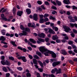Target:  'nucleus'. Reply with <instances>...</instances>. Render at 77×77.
<instances>
[{"label": "nucleus", "instance_id": "nucleus-1", "mask_svg": "<svg viewBox=\"0 0 77 77\" xmlns=\"http://www.w3.org/2000/svg\"><path fill=\"white\" fill-rule=\"evenodd\" d=\"M1 63L3 65H8V66H10V65H11V63H10V62L8 61V60H6L5 61L4 60H2L1 61Z\"/></svg>", "mask_w": 77, "mask_h": 77}, {"label": "nucleus", "instance_id": "nucleus-2", "mask_svg": "<svg viewBox=\"0 0 77 77\" xmlns=\"http://www.w3.org/2000/svg\"><path fill=\"white\" fill-rule=\"evenodd\" d=\"M47 53H49V54H51V56L53 58H56V54L54 52L48 50L47 51Z\"/></svg>", "mask_w": 77, "mask_h": 77}, {"label": "nucleus", "instance_id": "nucleus-3", "mask_svg": "<svg viewBox=\"0 0 77 77\" xmlns=\"http://www.w3.org/2000/svg\"><path fill=\"white\" fill-rule=\"evenodd\" d=\"M39 50L41 52H42V53H43L44 52H45V51H47V49H45L44 47H40Z\"/></svg>", "mask_w": 77, "mask_h": 77}, {"label": "nucleus", "instance_id": "nucleus-4", "mask_svg": "<svg viewBox=\"0 0 77 77\" xmlns=\"http://www.w3.org/2000/svg\"><path fill=\"white\" fill-rule=\"evenodd\" d=\"M37 39L38 40H37V44H40L41 43V42H45V40L42 38H37Z\"/></svg>", "mask_w": 77, "mask_h": 77}, {"label": "nucleus", "instance_id": "nucleus-5", "mask_svg": "<svg viewBox=\"0 0 77 77\" xmlns=\"http://www.w3.org/2000/svg\"><path fill=\"white\" fill-rule=\"evenodd\" d=\"M63 28L65 29L64 31L66 32H69V31H70L71 30L70 28L66 26H64L63 27Z\"/></svg>", "mask_w": 77, "mask_h": 77}, {"label": "nucleus", "instance_id": "nucleus-6", "mask_svg": "<svg viewBox=\"0 0 77 77\" xmlns=\"http://www.w3.org/2000/svg\"><path fill=\"white\" fill-rule=\"evenodd\" d=\"M22 32V33H20L19 34V36H26L27 35V32L26 31H25L23 30Z\"/></svg>", "mask_w": 77, "mask_h": 77}, {"label": "nucleus", "instance_id": "nucleus-7", "mask_svg": "<svg viewBox=\"0 0 77 77\" xmlns=\"http://www.w3.org/2000/svg\"><path fill=\"white\" fill-rule=\"evenodd\" d=\"M60 61L54 62L52 63V66L53 67H55L57 65H58L60 64Z\"/></svg>", "mask_w": 77, "mask_h": 77}, {"label": "nucleus", "instance_id": "nucleus-8", "mask_svg": "<svg viewBox=\"0 0 77 77\" xmlns=\"http://www.w3.org/2000/svg\"><path fill=\"white\" fill-rule=\"evenodd\" d=\"M33 19L34 21H37L38 20V15L37 14L35 13L34 14L33 16Z\"/></svg>", "mask_w": 77, "mask_h": 77}, {"label": "nucleus", "instance_id": "nucleus-9", "mask_svg": "<svg viewBox=\"0 0 77 77\" xmlns=\"http://www.w3.org/2000/svg\"><path fill=\"white\" fill-rule=\"evenodd\" d=\"M26 12L28 15H29L31 14V10L29 8L27 9L26 10Z\"/></svg>", "mask_w": 77, "mask_h": 77}, {"label": "nucleus", "instance_id": "nucleus-10", "mask_svg": "<svg viewBox=\"0 0 77 77\" xmlns=\"http://www.w3.org/2000/svg\"><path fill=\"white\" fill-rule=\"evenodd\" d=\"M23 13V12L22 11H19L17 13V15H18L19 17H21L22 14Z\"/></svg>", "mask_w": 77, "mask_h": 77}, {"label": "nucleus", "instance_id": "nucleus-11", "mask_svg": "<svg viewBox=\"0 0 77 77\" xmlns=\"http://www.w3.org/2000/svg\"><path fill=\"white\" fill-rule=\"evenodd\" d=\"M63 2L64 3V4L66 5H69L70 4V2L69 0H64L63 1Z\"/></svg>", "mask_w": 77, "mask_h": 77}, {"label": "nucleus", "instance_id": "nucleus-12", "mask_svg": "<svg viewBox=\"0 0 77 77\" xmlns=\"http://www.w3.org/2000/svg\"><path fill=\"white\" fill-rule=\"evenodd\" d=\"M58 38H58V37H57V35H53L52 37V39L53 40H56V39H57Z\"/></svg>", "mask_w": 77, "mask_h": 77}, {"label": "nucleus", "instance_id": "nucleus-13", "mask_svg": "<svg viewBox=\"0 0 77 77\" xmlns=\"http://www.w3.org/2000/svg\"><path fill=\"white\" fill-rule=\"evenodd\" d=\"M62 53L63 55H66L67 54V52L65 50L63 49L61 50Z\"/></svg>", "mask_w": 77, "mask_h": 77}, {"label": "nucleus", "instance_id": "nucleus-14", "mask_svg": "<svg viewBox=\"0 0 77 77\" xmlns=\"http://www.w3.org/2000/svg\"><path fill=\"white\" fill-rule=\"evenodd\" d=\"M56 3H57L58 6H60L62 5V3L61 2L57 0H56Z\"/></svg>", "mask_w": 77, "mask_h": 77}, {"label": "nucleus", "instance_id": "nucleus-15", "mask_svg": "<svg viewBox=\"0 0 77 77\" xmlns=\"http://www.w3.org/2000/svg\"><path fill=\"white\" fill-rule=\"evenodd\" d=\"M36 54L39 56L40 57H42V54H41V53L40 52L37 51L36 52Z\"/></svg>", "mask_w": 77, "mask_h": 77}, {"label": "nucleus", "instance_id": "nucleus-16", "mask_svg": "<svg viewBox=\"0 0 77 77\" xmlns=\"http://www.w3.org/2000/svg\"><path fill=\"white\" fill-rule=\"evenodd\" d=\"M57 69L56 68H55L54 69H53L51 71V73H53V74H54L55 73V72H56V71H57Z\"/></svg>", "mask_w": 77, "mask_h": 77}, {"label": "nucleus", "instance_id": "nucleus-17", "mask_svg": "<svg viewBox=\"0 0 77 77\" xmlns=\"http://www.w3.org/2000/svg\"><path fill=\"white\" fill-rule=\"evenodd\" d=\"M32 61L33 63L35 64V65H38L37 63V60L35 58H33L32 59Z\"/></svg>", "mask_w": 77, "mask_h": 77}, {"label": "nucleus", "instance_id": "nucleus-18", "mask_svg": "<svg viewBox=\"0 0 77 77\" xmlns=\"http://www.w3.org/2000/svg\"><path fill=\"white\" fill-rule=\"evenodd\" d=\"M28 45H30L31 47H32V48L34 47V48H36V45H33L32 44V43H30V42H28Z\"/></svg>", "mask_w": 77, "mask_h": 77}, {"label": "nucleus", "instance_id": "nucleus-19", "mask_svg": "<svg viewBox=\"0 0 77 77\" xmlns=\"http://www.w3.org/2000/svg\"><path fill=\"white\" fill-rule=\"evenodd\" d=\"M22 60L24 62H27V59H26V57L24 56H22Z\"/></svg>", "mask_w": 77, "mask_h": 77}, {"label": "nucleus", "instance_id": "nucleus-20", "mask_svg": "<svg viewBox=\"0 0 77 77\" xmlns=\"http://www.w3.org/2000/svg\"><path fill=\"white\" fill-rule=\"evenodd\" d=\"M6 40V38H5V37L3 36H1L0 38V40L2 41H4Z\"/></svg>", "mask_w": 77, "mask_h": 77}, {"label": "nucleus", "instance_id": "nucleus-21", "mask_svg": "<svg viewBox=\"0 0 77 77\" xmlns=\"http://www.w3.org/2000/svg\"><path fill=\"white\" fill-rule=\"evenodd\" d=\"M38 62L42 68H43V67H44V66H43V63H42V62L40 60H38Z\"/></svg>", "mask_w": 77, "mask_h": 77}, {"label": "nucleus", "instance_id": "nucleus-22", "mask_svg": "<svg viewBox=\"0 0 77 77\" xmlns=\"http://www.w3.org/2000/svg\"><path fill=\"white\" fill-rule=\"evenodd\" d=\"M44 19H40L39 21V23H41V24H42L44 23Z\"/></svg>", "mask_w": 77, "mask_h": 77}, {"label": "nucleus", "instance_id": "nucleus-23", "mask_svg": "<svg viewBox=\"0 0 77 77\" xmlns=\"http://www.w3.org/2000/svg\"><path fill=\"white\" fill-rule=\"evenodd\" d=\"M57 71H56V74H60L61 73V69H57Z\"/></svg>", "mask_w": 77, "mask_h": 77}, {"label": "nucleus", "instance_id": "nucleus-24", "mask_svg": "<svg viewBox=\"0 0 77 77\" xmlns=\"http://www.w3.org/2000/svg\"><path fill=\"white\" fill-rule=\"evenodd\" d=\"M29 41L30 42H32L33 44H36V42L35 41V40H34L32 38H30Z\"/></svg>", "mask_w": 77, "mask_h": 77}, {"label": "nucleus", "instance_id": "nucleus-25", "mask_svg": "<svg viewBox=\"0 0 77 77\" xmlns=\"http://www.w3.org/2000/svg\"><path fill=\"white\" fill-rule=\"evenodd\" d=\"M2 70L5 72H8V69H6V67H4L2 68Z\"/></svg>", "mask_w": 77, "mask_h": 77}, {"label": "nucleus", "instance_id": "nucleus-26", "mask_svg": "<svg viewBox=\"0 0 77 77\" xmlns=\"http://www.w3.org/2000/svg\"><path fill=\"white\" fill-rule=\"evenodd\" d=\"M11 44H12L13 45H14V47L17 46V45L15 44V42H13V41H11Z\"/></svg>", "mask_w": 77, "mask_h": 77}, {"label": "nucleus", "instance_id": "nucleus-27", "mask_svg": "<svg viewBox=\"0 0 77 77\" xmlns=\"http://www.w3.org/2000/svg\"><path fill=\"white\" fill-rule=\"evenodd\" d=\"M13 13L14 15H15V12H16V9L15 8H14L12 10Z\"/></svg>", "mask_w": 77, "mask_h": 77}, {"label": "nucleus", "instance_id": "nucleus-28", "mask_svg": "<svg viewBox=\"0 0 77 77\" xmlns=\"http://www.w3.org/2000/svg\"><path fill=\"white\" fill-rule=\"evenodd\" d=\"M20 28L21 30H24L25 29L24 27L23 26V25H21L20 26Z\"/></svg>", "mask_w": 77, "mask_h": 77}, {"label": "nucleus", "instance_id": "nucleus-29", "mask_svg": "<svg viewBox=\"0 0 77 77\" xmlns=\"http://www.w3.org/2000/svg\"><path fill=\"white\" fill-rule=\"evenodd\" d=\"M39 17H40V19H44L43 18L44 17V15L42 14H39Z\"/></svg>", "mask_w": 77, "mask_h": 77}, {"label": "nucleus", "instance_id": "nucleus-30", "mask_svg": "<svg viewBox=\"0 0 77 77\" xmlns=\"http://www.w3.org/2000/svg\"><path fill=\"white\" fill-rule=\"evenodd\" d=\"M33 57L34 58H35V59H38V60H39V57L37 55H34L33 56Z\"/></svg>", "mask_w": 77, "mask_h": 77}, {"label": "nucleus", "instance_id": "nucleus-31", "mask_svg": "<svg viewBox=\"0 0 77 77\" xmlns=\"http://www.w3.org/2000/svg\"><path fill=\"white\" fill-rule=\"evenodd\" d=\"M26 77H31V74L29 73H26Z\"/></svg>", "mask_w": 77, "mask_h": 77}, {"label": "nucleus", "instance_id": "nucleus-32", "mask_svg": "<svg viewBox=\"0 0 77 77\" xmlns=\"http://www.w3.org/2000/svg\"><path fill=\"white\" fill-rule=\"evenodd\" d=\"M10 60H14V58L12 57H8Z\"/></svg>", "mask_w": 77, "mask_h": 77}, {"label": "nucleus", "instance_id": "nucleus-33", "mask_svg": "<svg viewBox=\"0 0 77 77\" xmlns=\"http://www.w3.org/2000/svg\"><path fill=\"white\" fill-rule=\"evenodd\" d=\"M24 30H25V31L26 32H30V29H29L28 28H25V29Z\"/></svg>", "mask_w": 77, "mask_h": 77}, {"label": "nucleus", "instance_id": "nucleus-34", "mask_svg": "<svg viewBox=\"0 0 77 77\" xmlns=\"http://www.w3.org/2000/svg\"><path fill=\"white\" fill-rule=\"evenodd\" d=\"M1 33L3 35H5V30H2L1 31Z\"/></svg>", "mask_w": 77, "mask_h": 77}, {"label": "nucleus", "instance_id": "nucleus-35", "mask_svg": "<svg viewBox=\"0 0 77 77\" xmlns=\"http://www.w3.org/2000/svg\"><path fill=\"white\" fill-rule=\"evenodd\" d=\"M72 32L71 31V33H72L71 34H70L72 37L73 38H74V37H75V35H74V33Z\"/></svg>", "mask_w": 77, "mask_h": 77}, {"label": "nucleus", "instance_id": "nucleus-36", "mask_svg": "<svg viewBox=\"0 0 77 77\" xmlns=\"http://www.w3.org/2000/svg\"><path fill=\"white\" fill-rule=\"evenodd\" d=\"M17 69L19 71H22L23 70V68L22 67H17Z\"/></svg>", "mask_w": 77, "mask_h": 77}, {"label": "nucleus", "instance_id": "nucleus-37", "mask_svg": "<svg viewBox=\"0 0 77 77\" xmlns=\"http://www.w3.org/2000/svg\"><path fill=\"white\" fill-rule=\"evenodd\" d=\"M51 9H54V10H57V8L54 6H53L51 7Z\"/></svg>", "mask_w": 77, "mask_h": 77}, {"label": "nucleus", "instance_id": "nucleus-38", "mask_svg": "<svg viewBox=\"0 0 77 77\" xmlns=\"http://www.w3.org/2000/svg\"><path fill=\"white\" fill-rule=\"evenodd\" d=\"M68 43L69 44V45H73V42L72 41H69L68 42Z\"/></svg>", "mask_w": 77, "mask_h": 77}, {"label": "nucleus", "instance_id": "nucleus-39", "mask_svg": "<svg viewBox=\"0 0 77 77\" xmlns=\"http://www.w3.org/2000/svg\"><path fill=\"white\" fill-rule=\"evenodd\" d=\"M37 3H38V5H42V2L40 1H38L37 2Z\"/></svg>", "mask_w": 77, "mask_h": 77}, {"label": "nucleus", "instance_id": "nucleus-40", "mask_svg": "<svg viewBox=\"0 0 77 77\" xmlns=\"http://www.w3.org/2000/svg\"><path fill=\"white\" fill-rule=\"evenodd\" d=\"M51 3H53L54 5H57L56 3L54 1H52V0H51Z\"/></svg>", "mask_w": 77, "mask_h": 77}, {"label": "nucleus", "instance_id": "nucleus-41", "mask_svg": "<svg viewBox=\"0 0 77 77\" xmlns=\"http://www.w3.org/2000/svg\"><path fill=\"white\" fill-rule=\"evenodd\" d=\"M71 46L73 49H76L77 48V47L74 45H72Z\"/></svg>", "mask_w": 77, "mask_h": 77}, {"label": "nucleus", "instance_id": "nucleus-42", "mask_svg": "<svg viewBox=\"0 0 77 77\" xmlns=\"http://www.w3.org/2000/svg\"><path fill=\"white\" fill-rule=\"evenodd\" d=\"M48 32L50 33H51L53 32V30L51 29V28H50L49 29Z\"/></svg>", "mask_w": 77, "mask_h": 77}, {"label": "nucleus", "instance_id": "nucleus-43", "mask_svg": "<svg viewBox=\"0 0 77 77\" xmlns=\"http://www.w3.org/2000/svg\"><path fill=\"white\" fill-rule=\"evenodd\" d=\"M72 9L73 10H75V9H77V7L74 5L72 6Z\"/></svg>", "mask_w": 77, "mask_h": 77}, {"label": "nucleus", "instance_id": "nucleus-44", "mask_svg": "<svg viewBox=\"0 0 77 77\" xmlns=\"http://www.w3.org/2000/svg\"><path fill=\"white\" fill-rule=\"evenodd\" d=\"M28 57L30 59H33V57L32 56V55L29 54L28 55Z\"/></svg>", "mask_w": 77, "mask_h": 77}, {"label": "nucleus", "instance_id": "nucleus-45", "mask_svg": "<svg viewBox=\"0 0 77 77\" xmlns=\"http://www.w3.org/2000/svg\"><path fill=\"white\" fill-rule=\"evenodd\" d=\"M33 25L31 26V27H32L33 28H35L36 27V25H35V23H33Z\"/></svg>", "mask_w": 77, "mask_h": 77}, {"label": "nucleus", "instance_id": "nucleus-46", "mask_svg": "<svg viewBox=\"0 0 77 77\" xmlns=\"http://www.w3.org/2000/svg\"><path fill=\"white\" fill-rule=\"evenodd\" d=\"M59 13L61 14H63V10H60L59 11Z\"/></svg>", "mask_w": 77, "mask_h": 77}, {"label": "nucleus", "instance_id": "nucleus-47", "mask_svg": "<svg viewBox=\"0 0 77 77\" xmlns=\"http://www.w3.org/2000/svg\"><path fill=\"white\" fill-rule=\"evenodd\" d=\"M1 43H2V44H5V45H7V44H8V43L5 42L4 41H2L1 42Z\"/></svg>", "mask_w": 77, "mask_h": 77}, {"label": "nucleus", "instance_id": "nucleus-48", "mask_svg": "<svg viewBox=\"0 0 77 77\" xmlns=\"http://www.w3.org/2000/svg\"><path fill=\"white\" fill-rule=\"evenodd\" d=\"M48 21V19L47 17H46L44 19V21L45 22H47Z\"/></svg>", "mask_w": 77, "mask_h": 77}, {"label": "nucleus", "instance_id": "nucleus-49", "mask_svg": "<svg viewBox=\"0 0 77 77\" xmlns=\"http://www.w3.org/2000/svg\"><path fill=\"white\" fill-rule=\"evenodd\" d=\"M28 8H30L32 7V5H31V4L29 3H28Z\"/></svg>", "mask_w": 77, "mask_h": 77}, {"label": "nucleus", "instance_id": "nucleus-50", "mask_svg": "<svg viewBox=\"0 0 77 77\" xmlns=\"http://www.w3.org/2000/svg\"><path fill=\"white\" fill-rule=\"evenodd\" d=\"M56 42L57 43H60V40L59 39H57L56 40Z\"/></svg>", "mask_w": 77, "mask_h": 77}, {"label": "nucleus", "instance_id": "nucleus-51", "mask_svg": "<svg viewBox=\"0 0 77 77\" xmlns=\"http://www.w3.org/2000/svg\"><path fill=\"white\" fill-rule=\"evenodd\" d=\"M45 4L46 5H50L48 2L47 1H45Z\"/></svg>", "mask_w": 77, "mask_h": 77}, {"label": "nucleus", "instance_id": "nucleus-52", "mask_svg": "<svg viewBox=\"0 0 77 77\" xmlns=\"http://www.w3.org/2000/svg\"><path fill=\"white\" fill-rule=\"evenodd\" d=\"M55 13H57L56 12V11L54 10L53 11V12H51V14H53V15H55Z\"/></svg>", "mask_w": 77, "mask_h": 77}, {"label": "nucleus", "instance_id": "nucleus-53", "mask_svg": "<svg viewBox=\"0 0 77 77\" xmlns=\"http://www.w3.org/2000/svg\"><path fill=\"white\" fill-rule=\"evenodd\" d=\"M72 31H73V32H74L75 33H77V30H75V29H73Z\"/></svg>", "mask_w": 77, "mask_h": 77}, {"label": "nucleus", "instance_id": "nucleus-54", "mask_svg": "<svg viewBox=\"0 0 77 77\" xmlns=\"http://www.w3.org/2000/svg\"><path fill=\"white\" fill-rule=\"evenodd\" d=\"M38 70H39V71L41 72H42L43 71V69L39 68H38Z\"/></svg>", "mask_w": 77, "mask_h": 77}, {"label": "nucleus", "instance_id": "nucleus-55", "mask_svg": "<svg viewBox=\"0 0 77 77\" xmlns=\"http://www.w3.org/2000/svg\"><path fill=\"white\" fill-rule=\"evenodd\" d=\"M47 17H48V14H45L44 16V18Z\"/></svg>", "mask_w": 77, "mask_h": 77}, {"label": "nucleus", "instance_id": "nucleus-56", "mask_svg": "<svg viewBox=\"0 0 77 77\" xmlns=\"http://www.w3.org/2000/svg\"><path fill=\"white\" fill-rule=\"evenodd\" d=\"M64 39H66V40H68L69 39V38H68V37L67 36H65L64 37Z\"/></svg>", "mask_w": 77, "mask_h": 77}, {"label": "nucleus", "instance_id": "nucleus-57", "mask_svg": "<svg viewBox=\"0 0 77 77\" xmlns=\"http://www.w3.org/2000/svg\"><path fill=\"white\" fill-rule=\"evenodd\" d=\"M50 60L52 62H53L54 61H56V59H51Z\"/></svg>", "mask_w": 77, "mask_h": 77}, {"label": "nucleus", "instance_id": "nucleus-58", "mask_svg": "<svg viewBox=\"0 0 77 77\" xmlns=\"http://www.w3.org/2000/svg\"><path fill=\"white\" fill-rule=\"evenodd\" d=\"M27 48L28 50H29L30 51H32V48L30 47H27Z\"/></svg>", "mask_w": 77, "mask_h": 77}, {"label": "nucleus", "instance_id": "nucleus-59", "mask_svg": "<svg viewBox=\"0 0 77 77\" xmlns=\"http://www.w3.org/2000/svg\"><path fill=\"white\" fill-rule=\"evenodd\" d=\"M45 24L46 25H49V24H51V23L50 22H46Z\"/></svg>", "mask_w": 77, "mask_h": 77}, {"label": "nucleus", "instance_id": "nucleus-60", "mask_svg": "<svg viewBox=\"0 0 77 77\" xmlns=\"http://www.w3.org/2000/svg\"><path fill=\"white\" fill-rule=\"evenodd\" d=\"M17 48H18V49H19V50H21L23 51V48H22L20 46H18L17 47Z\"/></svg>", "mask_w": 77, "mask_h": 77}, {"label": "nucleus", "instance_id": "nucleus-61", "mask_svg": "<svg viewBox=\"0 0 77 77\" xmlns=\"http://www.w3.org/2000/svg\"><path fill=\"white\" fill-rule=\"evenodd\" d=\"M6 68H8V69L9 71H11L12 70V69H11V68H10L9 67L7 66Z\"/></svg>", "mask_w": 77, "mask_h": 77}, {"label": "nucleus", "instance_id": "nucleus-62", "mask_svg": "<svg viewBox=\"0 0 77 77\" xmlns=\"http://www.w3.org/2000/svg\"><path fill=\"white\" fill-rule=\"evenodd\" d=\"M70 25L71 27H74V24L70 23Z\"/></svg>", "mask_w": 77, "mask_h": 77}, {"label": "nucleus", "instance_id": "nucleus-63", "mask_svg": "<svg viewBox=\"0 0 77 77\" xmlns=\"http://www.w3.org/2000/svg\"><path fill=\"white\" fill-rule=\"evenodd\" d=\"M50 19H52L53 20H55V18L51 16L50 17Z\"/></svg>", "mask_w": 77, "mask_h": 77}, {"label": "nucleus", "instance_id": "nucleus-64", "mask_svg": "<svg viewBox=\"0 0 77 77\" xmlns=\"http://www.w3.org/2000/svg\"><path fill=\"white\" fill-rule=\"evenodd\" d=\"M1 59L2 60H4L5 56H2V57H1Z\"/></svg>", "mask_w": 77, "mask_h": 77}]
</instances>
